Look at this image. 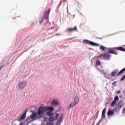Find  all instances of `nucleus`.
<instances>
[{
    "label": "nucleus",
    "instance_id": "3",
    "mask_svg": "<svg viewBox=\"0 0 125 125\" xmlns=\"http://www.w3.org/2000/svg\"><path fill=\"white\" fill-rule=\"evenodd\" d=\"M27 85V81H23L22 82H20L18 84V90H23L25 88V86Z\"/></svg>",
    "mask_w": 125,
    "mask_h": 125
},
{
    "label": "nucleus",
    "instance_id": "8",
    "mask_svg": "<svg viewBox=\"0 0 125 125\" xmlns=\"http://www.w3.org/2000/svg\"><path fill=\"white\" fill-rule=\"evenodd\" d=\"M50 11H51V9L49 8L48 9V11H46L44 13L43 18L44 19H46V20H48V17H49V13H50Z\"/></svg>",
    "mask_w": 125,
    "mask_h": 125
},
{
    "label": "nucleus",
    "instance_id": "27",
    "mask_svg": "<svg viewBox=\"0 0 125 125\" xmlns=\"http://www.w3.org/2000/svg\"><path fill=\"white\" fill-rule=\"evenodd\" d=\"M47 124L49 125H53L52 123H47Z\"/></svg>",
    "mask_w": 125,
    "mask_h": 125
},
{
    "label": "nucleus",
    "instance_id": "30",
    "mask_svg": "<svg viewBox=\"0 0 125 125\" xmlns=\"http://www.w3.org/2000/svg\"><path fill=\"white\" fill-rule=\"evenodd\" d=\"M61 34H55V36H60Z\"/></svg>",
    "mask_w": 125,
    "mask_h": 125
},
{
    "label": "nucleus",
    "instance_id": "10",
    "mask_svg": "<svg viewBox=\"0 0 125 125\" xmlns=\"http://www.w3.org/2000/svg\"><path fill=\"white\" fill-rule=\"evenodd\" d=\"M26 112H27V110L25 111V113H23L22 114V115L19 118L18 121H19L20 122H21V121H24V120H25V119H26Z\"/></svg>",
    "mask_w": 125,
    "mask_h": 125
},
{
    "label": "nucleus",
    "instance_id": "26",
    "mask_svg": "<svg viewBox=\"0 0 125 125\" xmlns=\"http://www.w3.org/2000/svg\"><path fill=\"white\" fill-rule=\"evenodd\" d=\"M124 80H125V75L122 76L120 81H121V82H122V81H124Z\"/></svg>",
    "mask_w": 125,
    "mask_h": 125
},
{
    "label": "nucleus",
    "instance_id": "15",
    "mask_svg": "<svg viewBox=\"0 0 125 125\" xmlns=\"http://www.w3.org/2000/svg\"><path fill=\"white\" fill-rule=\"evenodd\" d=\"M114 111L108 109V112H107V116H113V115H114Z\"/></svg>",
    "mask_w": 125,
    "mask_h": 125
},
{
    "label": "nucleus",
    "instance_id": "13",
    "mask_svg": "<svg viewBox=\"0 0 125 125\" xmlns=\"http://www.w3.org/2000/svg\"><path fill=\"white\" fill-rule=\"evenodd\" d=\"M45 109L46 110V112L47 111H51V112H53V110H54L53 107H52V106H45Z\"/></svg>",
    "mask_w": 125,
    "mask_h": 125
},
{
    "label": "nucleus",
    "instance_id": "34",
    "mask_svg": "<svg viewBox=\"0 0 125 125\" xmlns=\"http://www.w3.org/2000/svg\"><path fill=\"white\" fill-rule=\"evenodd\" d=\"M2 68V66H1V67H0V70H1V69Z\"/></svg>",
    "mask_w": 125,
    "mask_h": 125
},
{
    "label": "nucleus",
    "instance_id": "11",
    "mask_svg": "<svg viewBox=\"0 0 125 125\" xmlns=\"http://www.w3.org/2000/svg\"><path fill=\"white\" fill-rule=\"evenodd\" d=\"M59 104V102L57 101V100H53L51 103V106H56Z\"/></svg>",
    "mask_w": 125,
    "mask_h": 125
},
{
    "label": "nucleus",
    "instance_id": "18",
    "mask_svg": "<svg viewBox=\"0 0 125 125\" xmlns=\"http://www.w3.org/2000/svg\"><path fill=\"white\" fill-rule=\"evenodd\" d=\"M124 102L120 101L118 103V106L119 107V108H123V107H124Z\"/></svg>",
    "mask_w": 125,
    "mask_h": 125
},
{
    "label": "nucleus",
    "instance_id": "28",
    "mask_svg": "<svg viewBox=\"0 0 125 125\" xmlns=\"http://www.w3.org/2000/svg\"><path fill=\"white\" fill-rule=\"evenodd\" d=\"M102 118H105V114H102Z\"/></svg>",
    "mask_w": 125,
    "mask_h": 125
},
{
    "label": "nucleus",
    "instance_id": "1",
    "mask_svg": "<svg viewBox=\"0 0 125 125\" xmlns=\"http://www.w3.org/2000/svg\"><path fill=\"white\" fill-rule=\"evenodd\" d=\"M107 49L108 53L114 54L115 55H117L118 54V53L116 52V50H120V51H125V48L124 49L123 47H114L113 48H107Z\"/></svg>",
    "mask_w": 125,
    "mask_h": 125
},
{
    "label": "nucleus",
    "instance_id": "7",
    "mask_svg": "<svg viewBox=\"0 0 125 125\" xmlns=\"http://www.w3.org/2000/svg\"><path fill=\"white\" fill-rule=\"evenodd\" d=\"M30 118L32 119H35V120H37L38 119H40L38 113L36 112L33 111L31 115L30 116Z\"/></svg>",
    "mask_w": 125,
    "mask_h": 125
},
{
    "label": "nucleus",
    "instance_id": "25",
    "mask_svg": "<svg viewBox=\"0 0 125 125\" xmlns=\"http://www.w3.org/2000/svg\"><path fill=\"white\" fill-rule=\"evenodd\" d=\"M105 114H106V108H104L102 111V114L105 115Z\"/></svg>",
    "mask_w": 125,
    "mask_h": 125
},
{
    "label": "nucleus",
    "instance_id": "6",
    "mask_svg": "<svg viewBox=\"0 0 125 125\" xmlns=\"http://www.w3.org/2000/svg\"><path fill=\"white\" fill-rule=\"evenodd\" d=\"M83 43L90 44V45H92V46H99L100 45L99 43H95L87 40H83Z\"/></svg>",
    "mask_w": 125,
    "mask_h": 125
},
{
    "label": "nucleus",
    "instance_id": "35",
    "mask_svg": "<svg viewBox=\"0 0 125 125\" xmlns=\"http://www.w3.org/2000/svg\"><path fill=\"white\" fill-rule=\"evenodd\" d=\"M114 83H115V82H113V83H112V84H113Z\"/></svg>",
    "mask_w": 125,
    "mask_h": 125
},
{
    "label": "nucleus",
    "instance_id": "17",
    "mask_svg": "<svg viewBox=\"0 0 125 125\" xmlns=\"http://www.w3.org/2000/svg\"><path fill=\"white\" fill-rule=\"evenodd\" d=\"M117 74H118V70H115L114 71L112 72L111 76L115 77V76H117Z\"/></svg>",
    "mask_w": 125,
    "mask_h": 125
},
{
    "label": "nucleus",
    "instance_id": "2",
    "mask_svg": "<svg viewBox=\"0 0 125 125\" xmlns=\"http://www.w3.org/2000/svg\"><path fill=\"white\" fill-rule=\"evenodd\" d=\"M45 112H46L45 107L40 106L39 107L37 111V114L40 119L42 117V115H43Z\"/></svg>",
    "mask_w": 125,
    "mask_h": 125
},
{
    "label": "nucleus",
    "instance_id": "22",
    "mask_svg": "<svg viewBox=\"0 0 125 125\" xmlns=\"http://www.w3.org/2000/svg\"><path fill=\"white\" fill-rule=\"evenodd\" d=\"M101 62L99 60H97L96 65L97 66H100Z\"/></svg>",
    "mask_w": 125,
    "mask_h": 125
},
{
    "label": "nucleus",
    "instance_id": "4",
    "mask_svg": "<svg viewBox=\"0 0 125 125\" xmlns=\"http://www.w3.org/2000/svg\"><path fill=\"white\" fill-rule=\"evenodd\" d=\"M79 97L75 96V98H74V102L71 103L69 105L68 109H71V108H73V107H75L76 105L78 104H79Z\"/></svg>",
    "mask_w": 125,
    "mask_h": 125
},
{
    "label": "nucleus",
    "instance_id": "12",
    "mask_svg": "<svg viewBox=\"0 0 125 125\" xmlns=\"http://www.w3.org/2000/svg\"><path fill=\"white\" fill-rule=\"evenodd\" d=\"M63 114H61L59 120H58L57 122V125H60V124H61V122H62V121L63 120Z\"/></svg>",
    "mask_w": 125,
    "mask_h": 125
},
{
    "label": "nucleus",
    "instance_id": "24",
    "mask_svg": "<svg viewBox=\"0 0 125 125\" xmlns=\"http://www.w3.org/2000/svg\"><path fill=\"white\" fill-rule=\"evenodd\" d=\"M113 101H115L117 102V101H119V96H116L114 98V99Z\"/></svg>",
    "mask_w": 125,
    "mask_h": 125
},
{
    "label": "nucleus",
    "instance_id": "20",
    "mask_svg": "<svg viewBox=\"0 0 125 125\" xmlns=\"http://www.w3.org/2000/svg\"><path fill=\"white\" fill-rule=\"evenodd\" d=\"M116 104L117 102L113 100L111 104V107H115V105H116Z\"/></svg>",
    "mask_w": 125,
    "mask_h": 125
},
{
    "label": "nucleus",
    "instance_id": "5",
    "mask_svg": "<svg viewBox=\"0 0 125 125\" xmlns=\"http://www.w3.org/2000/svg\"><path fill=\"white\" fill-rule=\"evenodd\" d=\"M59 118V114L55 113V114L51 115L49 118V122H54V121H57Z\"/></svg>",
    "mask_w": 125,
    "mask_h": 125
},
{
    "label": "nucleus",
    "instance_id": "9",
    "mask_svg": "<svg viewBox=\"0 0 125 125\" xmlns=\"http://www.w3.org/2000/svg\"><path fill=\"white\" fill-rule=\"evenodd\" d=\"M67 33H72L73 32H75L76 31H78V28L77 26H75L73 28H68V29L66 30Z\"/></svg>",
    "mask_w": 125,
    "mask_h": 125
},
{
    "label": "nucleus",
    "instance_id": "19",
    "mask_svg": "<svg viewBox=\"0 0 125 125\" xmlns=\"http://www.w3.org/2000/svg\"><path fill=\"white\" fill-rule=\"evenodd\" d=\"M125 71V68H123L122 70H121L117 74V76H120V75H122V74H123L124 72Z\"/></svg>",
    "mask_w": 125,
    "mask_h": 125
},
{
    "label": "nucleus",
    "instance_id": "23",
    "mask_svg": "<svg viewBox=\"0 0 125 125\" xmlns=\"http://www.w3.org/2000/svg\"><path fill=\"white\" fill-rule=\"evenodd\" d=\"M97 59H99V58H104V54H102L99 56L97 57Z\"/></svg>",
    "mask_w": 125,
    "mask_h": 125
},
{
    "label": "nucleus",
    "instance_id": "29",
    "mask_svg": "<svg viewBox=\"0 0 125 125\" xmlns=\"http://www.w3.org/2000/svg\"><path fill=\"white\" fill-rule=\"evenodd\" d=\"M96 125H100V122H98Z\"/></svg>",
    "mask_w": 125,
    "mask_h": 125
},
{
    "label": "nucleus",
    "instance_id": "16",
    "mask_svg": "<svg viewBox=\"0 0 125 125\" xmlns=\"http://www.w3.org/2000/svg\"><path fill=\"white\" fill-rule=\"evenodd\" d=\"M53 114H55V113H52V111H49V110H47V112H46V115L47 116H52L53 115Z\"/></svg>",
    "mask_w": 125,
    "mask_h": 125
},
{
    "label": "nucleus",
    "instance_id": "32",
    "mask_svg": "<svg viewBox=\"0 0 125 125\" xmlns=\"http://www.w3.org/2000/svg\"><path fill=\"white\" fill-rule=\"evenodd\" d=\"M123 112H125V107L123 109Z\"/></svg>",
    "mask_w": 125,
    "mask_h": 125
},
{
    "label": "nucleus",
    "instance_id": "33",
    "mask_svg": "<svg viewBox=\"0 0 125 125\" xmlns=\"http://www.w3.org/2000/svg\"><path fill=\"white\" fill-rule=\"evenodd\" d=\"M117 93H121V92L120 91H118V92H117Z\"/></svg>",
    "mask_w": 125,
    "mask_h": 125
},
{
    "label": "nucleus",
    "instance_id": "14",
    "mask_svg": "<svg viewBox=\"0 0 125 125\" xmlns=\"http://www.w3.org/2000/svg\"><path fill=\"white\" fill-rule=\"evenodd\" d=\"M104 59H105V60H107L108 59H110V55H109V54H108V53H106L105 54H104Z\"/></svg>",
    "mask_w": 125,
    "mask_h": 125
},
{
    "label": "nucleus",
    "instance_id": "31",
    "mask_svg": "<svg viewBox=\"0 0 125 125\" xmlns=\"http://www.w3.org/2000/svg\"><path fill=\"white\" fill-rule=\"evenodd\" d=\"M42 21H40V24H42Z\"/></svg>",
    "mask_w": 125,
    "mask_h": 125
},
{
    "label": "nucleus",
    "instance_id": "21",
    "mask_svg": "<svg viewBox=\"0 0 125 125\" xmlns=\"http://www.w3.org/2000/svg\"><path fill=\"white\" fill-rule=\"evenodd\" d=\"M100 49H102V50L104 51L105 50V49H107V48L105 47H104V46L101 45L100 47Z\"/></svg>",
    "mask_w": 125,
    "mask_h": 125
}]
</instances>
